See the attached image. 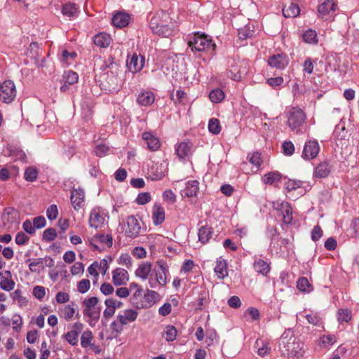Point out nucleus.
Returning <instances> with one entry per match:
<instances>
[{"label":"nucleus","mask_w":359,"mask_h":359,"mask_svg":"<svg viewBox=\"0 0 359 359\" xmlns=\"http://www.w3.org/2000/svg\"><path fill=\"white\" fill-rule=\"evenodd\" d=\"M278 344L279 349L283 355L290 358H299L302 355L301 351L303 345L291 331H285L279 339Z\"/></svg>","instance_id":"f257e3e1"},{"label":"nucleus","mask_w":359,"mask_h":359,"mask_svg":"<svg viewBox=\"0 0 359 359\" xmlns=\"http://www.w3.org/2000/svg\"><path fill=\"white\" fill-rule=\"evenodd\" d=\"M114 287L107 283H104L100 286V291L104 295H109L114 292Z\"/></svg>","instance_id":"774afa93"},{"label":"nucleus","mask_w":359,"mask_h":359,"mask_svg":"<svg viewBox=\"0 0 359 359\" xmlns=\"http://www.w3.org/2000/svg\"><path fill=\"white\" fill-rule=\"evenodd\" d=\"M137 102L142 106H148L154 102V95L151 92L145 91L140 93Z\"/></svg>","instance_id":"bb28decb"},{"label":"nucleus","mask_w":359,"mask_h":359,"mask_svg":"<svg viewBox=\"0 0 359 359\" xmlns=\"http://www.w3.org/2000/svg\"><path fill=\"white\" fill-rule=\"evenodd\" d=\"M302 38L304 41L306 43H317V34L314 30L309 29L306 31L303 35Z\"/></svg>","instance_id":"c03bdc74"},{"label":"nucleus","mask_w":359,"mask_h":359,"mask_svg":"<svg viewBox=\"0 0 359 359\" xmlns=\"http://www.w3.org/2000/svg\"><path fill=\"white\" fill-rule=\"evenodd\" d=\"M151 196L148 192H143L139 194L137 198L136 202L139 205H144L151 201Z\"/></svg>","instance_id":"5fc2aeb1"},{"label":"nucleus","mask_w":359,"mask_h":359,"mask_svg":"<svg viewBox=\"0 0 359 359\" xmlns=\"http://www.w3.org/2000/svg\"><path fill=\"white\" fill-rule=\"evenodd\" d=\"M93 334L90 330L85 331L81 337V345L83 348H87L89 345H91L93 340Z\"/></svg>","instance_id":"37998d69"},{"label":"nucleus","mask_w":359,"mask_h":359,"mask_svg":"<svg viewBox=\"0 0 359 359\" xmlns=\"http://www.w3.org/2000/svg\"><path fill=\"white\" fill-rule=\"evenodd\" d=\"M212 230L208 226H202L198 233V240L202 243H207L212 235Z\"/></svg>","instance_id":"72a5a7b5"},{"label":"nucleus","mask_w":359,"mask_h":359,"mask_svg":"<svg viewBox=\"0 0 359 359\" xmlns=\"http://www.w3.org/2000/svg\"><path fill=\"white\" fill-rule=\"evenodd\" d=\"M166 340L168 341H174L177 336V330L174 326L169 325L166 327Z\"/></svg>","instance_id":"864d4df0"},{"label":"nucleus","mask_w":359,"mask_h":359,"mask_svg":"<svg viewBox=\"0 0 359 359\" xmlns=\"http://www.w3.org/2000/svg\"><path fill=\"white\" fill-rule=\"evenodd\" d=\"M210 100L214 103L221 102L224 99V93L219 88H216L209 93Z\"/></svg>","instance_id":"c9c22d12"},{"label":"nucleus","mask_w":359,"mask_h":359,"mask_svg":"<svg viewBox=\"0 0 359 359\" xmlns=\"http://www.w3.org/2000/svg\"><path fill=\"white\" fill-rule=\"evenodd\" d=\"M127 229L126 233L130 238H136L140 233L141 226L139 220L134 215H130L126 219Z\"/></svg>","instance_id":"1a4fd4ad"},{"label":"nucleus","mask_w":359,"mask_h":359,"mask_svg":"<svg viewBox=\"0 0 359 359\" xmlns=\"http://www.w3.org/2000/svg\"><path fill=\"white\" fill-rule=\"evenodd\" d=\"M63 78L65 83L73 85L78 82L79 76L76 72L70 70L65 73Z\"/></svg>","instance_id":"79ce46f5"},{"label":"nucleus","mask_w":359,"mask_h":359,"mask_svg":"<svg viewBox=\"0 0 359 359\" xmlns=\"http://www.w3.org/2000/svg\"><path fill=\"white\" fill-rule=\"evenodd\" d=\"M249 161L252 164L257 167L260 166L262 163V160L261 158V154L259 152H254L251 155L249 156Z\"/></svg>","instance_id":"bf43d9fd"},{"label":"nucleus","mask_w":359,"mask_h":359,"mask_svg":"<svg viewBox=\"0 0 359 359\" xmlns=\"http://www.w3.org/2000/svg\"><path fill=\"white\" fill-rule=\"evenodd\" d=\"M191 147L187 142H181L176 147V153L180 158L183 159L190 154Z\"/></svg>","instance_id":"f704fd0d"},{"label":"nucleus","mask_w":359,"mask_h":359,"mask_svg":"<svg viewBox=\"0 0 359 359\" xmlns=\"http://www.w3.org/2000/svg\"><path fill=\"white\" fill-rule=\"evenodd\" d=\"M303 182L299 180H288L285 184V189L287 191H291L302 187Z\"/></svg>","instance_id":"de8ad7c7"},{"label":"nucleus","mask_w":359,"mask_h":359,"mask_svg":"<svg viewBox=\"0 0 359 359\" xmlns=\"http://www.w3.org/2000/svg\"><path fill=\"white\" fill-rule=\"evenodd\" d=\"M351 318V311L348 309H341L337 312V320L340 323H347Z\"/></svg>","instance_id":"ea45409f"},{"label":"nucleus","mask_w":359,"mask_h":359,"mask_svg":"<svg viewBox=\"0 0 359 359\" xmlns=\"http://www.w3.org/2000/svg\"><path fill=\"white\" fill-rule=\"evenodd\" d=\"M99 299L96 297H91L85 299L82 304L84 306L83 313L84 316L97 321L100 316V308L97 307Z\"/></svg>","instance_id":"20e7f679"},{"label":"nucleus","mask_w":359,"mask_h":359,"mask_svg":"<svg viewBox=\"0 0 359 359\" xmlns=\"http://www.w3.org/2000/svg\"><path fill=\"white\" fill-rule=\"evenodd\" d=\"M282 12L285 18H295L299 15L300 8L297 4L290 3L289 5L284 6Z\"/></svg>","instance_id":"4be33fe9"},{"label":"nucleus","mask_w":359,"mask_h":359,"mask_svg":"<svg viewBox=\"0 0 359 359\" xmlns=\"http://www.w3.org/2000/svg\"><path fill=\"white\" fill-rule=\"evenodd\" d=\"M138 316L137 311L134 309H126L123 313L118 314L116 317L118 322L124 325L134 322Z\"/></svg>","instance_id":"4468645a"},{"label":"nucleus","mask_w":359,"mask_h":359,"mask_svg":"<svg viewBox=\"0 0 359 359\" xmlns=\"http://www.w3.org/2000/svg\"><path fill=\"white\" fill-rule=\"evenodd\" d=\"M156 22H157V20H151L149 22V27L154 33L163 37H170L177 32L175 22L167 23L165 25H158Z\"/></svg>","instance_id":"39448f33"},{"label":"nucleus","mask_w":359,"mask_h":359,"mask_svg":"<svg viewBox=\"0 0 359 359\" xmlns=\"http://www.w3.org/2000/svg\"><path fill=\"white\" fill-rule=\"evenodd\" d=\"M93 41L96 46L105 48L109 46L111 37L107 34L100 33L95 36Z\"/></svg>","instance_id":"c756f323"},{"label":"nucleus","mask_w":359,"mask_h":359,"mask_svg":"<svg viewBox=\"0 0 359 359\" xmlns=\"http://www.w3.org/2000/svg\"><path fill=\"white\" fill-rule=\"evenodd\" d=\"M283 206V222L285 224H290L292 220V211L290 206L288 205L287 203L285 204L282 203Z\"/></svg>","instance_id":"58836bf2"},{"label":"nucleus","mask_w":359,"mask_h":359,"mask_svg":"<svg viewBox=\"0 0 359 359\" xmlns=\"http://www.w3.org/2000/svg\"><path fill=\"white\" fill-rule=\"evenodd\" d=\"M158 297V294L156 292L147 290L143 297L144 308H149L151 306L155 303Z\"/></svg>","instance_id":"473e14b6"},{"label":"nucleus","mask_w":359,"mask_h":359,"mask_svg":"<svg viewBox=\"0 0 359 359\" xmlns=\"http://www.w3.org/2000/svg\"><path fill=\"white\" fill-rule=\"evenodd\" d=\"M11 296L15 301H18L21 305L27 303L26 299L22 296V291L20 290H15L11 294Z\"/></svg>","instance_id":"338daca9"},{"label":"nucleus","mask_w":359,"mask_h":359,"mask_svg":"<svg viewBox=\"0 0 359 359\" xmlns=\"http://www.w3.org/2000/svg\"><path fill=\"white\" fill-rule=\"evenodd\" d=\"M12 322L13 325V330L16 332H20L22 324V320L21 316L17 314L14 315L12 318Z\"/></svg>","instance_id":"052dcab7"},{"label":"nucleus","mask_w":359,"mask_h":359,"mask_svg":"<svg viewBox=\"0 0 359 359\" xmlns=\"http://www.w3.org/2000/svg\"><path fill=\"white\" fill-rule=\"evenodd\" d=\"M29 268L32 272L39 273L44 269L43 259L38 258L34 259V261L29 264Z\"/></svg>","instance_id":"e433bc0d"},{"label":"nucleus","mask_w":359,"mask_h":359,"mask_svg":"<svg viewBox=\"0 0 359 359\" xmlns=\"http://www.w3.org/2000/svg\"><path fill=\"white\" fill-rule=\"evenodd\" d=\"M255 271L263 276H266L270 271L269 264L261 259H256L253 264Z\"/></svg>","instance_id":"5701e85b"},{"label":"nucleus","mask_w":359,"mask_h":359,"mask_svg":"<svg viewBox=\"0 0 359 359\" xmlns=\"http://www.w3.org/2000/svg\"><path fill=\"white\" fill-rule=\"evenodd\" d=\"M104 217L100 214L98 209L91 210L89 217V225L92 228L98 229L104 223Z\"/></svg>","instance_id":"2eb2a0df"},{"label":"nucleus","mask_w":359,"mask_h":359,"mask_svg":"<svg viewBox=\"0 0 359 359\" xmlns=\"http://www.w3.org/2000/svg\"><path fill=\"white\" fill-rule=\"evenodd\" d=\"M189 46L192 50L203 51L211 50L214 51L216 47L212 39L207 35L196 34L192 40L189 41Z\"/></svg>","instance_id":"7ed1b4c3"},{"label":"nucleus","mask_w":359,"mask_h":359,"mask_svg":"<svg viewBox=\"0 0 359 359\" xmlns=\"http://www.w3.org/2000/svg\"><path fill=\"white\" fill-rule=\"evenodd\" d=\"M79 7L74 3H67L63 6L62 13L64 15L72 18L77 15Z\"/></svg>","instance_id":"7c9ffc66"},{"label":"nucleus","mask_w":359,"mask_h":359,"mask_svg":"<svg viewBox=\"0 0 359 359\" xmlns=\"http://www.w3.org/2000/svg\"><path fill=\"white\" fill-rule=\"evenodd\" d=\"M151 271V264L149 262H144L139 265L138 268L135 271V276L146 280L148 278L149 274Z\"/></svg>","instance_id":"cd10ccee"},{"label":"nucleus","mask_w":359,"mask_h":359,"mask_svg":"<svg viewBox=\"0 0 359 359\" xmlns=\"http://www.w3.org/2000/svg\"><path fill=\"white\" fill-rule=\"evenodd\" d=\"M305 118V114L301 109L293 107L290 110L288 114V126L292 130H294L304 123Z\"/></svg>","instance_id":"423d86ee"},{"label":"nucleus","mask_w":359,"mask_h":359,"mask_svg":"<svg viewBox=\"0 0 359 359\" xmlns=\"http://www.w3.org/2000/svg\"><path fill=\"white\" fill-rule=\"evenodd\" d=\"M199 182L197 180L187 182L185 189L182 191V195L187 197L196 196L199 189Z\"/></svg>","instance_id":"6ab92c4d"},{"label":"nucleus","mask_w":359,"mask_h":359,"mask_svg":"<svg viewBox=\"0 0 359 359\" xmlns=\"http://www.w3.org/2000/svg\"><path fill=\"white\" fill-rule=\"evenodd\" d=\"M330 170L331 167L327 162H322L316 168L314 175L316 177L325 178L329 175Z\"/></svg>","instance_id":"a878e982"},{"label":"nucleus","mask_w":359,"mask_h":359,"mask_svg":"<svg viewBox=\"0 0 359 359\" xmlns=\"http://www.w3.org/2000/svg\"><path fill=\"white\" fill-rule=\"evenodd\" d=\"M282 148L286 156H291L294 151V146L290 141H285L282 144Z\"/></svg>","instance_id":"3c124183"},{"label":"nucleus","mask_w":359,"mask_h":359,"mask_svg":"<svg viewBox=\"0 0 359 359\" xmlns=\"http://www.w3.org/2000/svg\"><path fill=\"white\" fill-rule=\"evenodd\" d=\"M104 304L107 307H112L114 310L116 308H121L123 306V303L121 302L112 298L107 299Z\"/></svg>","instance_id":"69168bd1"},{"label":"nucleus","mask_w":359,"mask_h":359,"mask_svg":"<svg viewBox=\"0 0 359 359\" xmlns=\"http://www.w3.org/2000/svg\"><path fill=\"white\" fill-rule=\"evenodd\" d=\"M214 271L219 278L224 279L228 276L226 262L221 257L217 259Z\"/></svg>","instance_id":"aec40b11"},{"label":"nucleus","mask_w":359,"mask_h":359,"mask_svg":"<svg viewBox=\"0 0 359 359\" xmlns=\"http://www.w3.org/2000/svg\"><path fill=\"white\" fill-rule=\"evenodd\" d=\"M305 318H306L309 323L312 324L316 326H320L321 325V320L320 318L313 314H307L305 316Z\"/></svg>","instance_id":"0e129e2a"},{"label":"nucleus","mask_w":359,"mask_h":359,"mask_svg":"<svg viewBox=\"0 0 359 359\" xmlns=\"http://www.w3.org/2000/svg\"><path fill=\"white\" fill-rule=\"evenodd\" d=\"M280 178L281 175L278 172H270L264 175L263 180L265 184L271 185L278 182Z\"/></svg>","instance_id":"4c0bfd02"},{"label":"nucleus","mask_w":359,"mask_h":359,"mask_svg":"<svg viewBox=\"0 0 359 359\" xmlns=\"http://www.w3.org/2000/svg\"><path fill=\"white\" fill-rule=\"evenodd\" d=\"M56 231L53 228H48L43 231V239L46 241H52L56 238Z\"/></svg>","instance_id":"603ef678"},{"label":"nucleus","mask_w":359,"mask_h":359,"mask_svg":"<svg viewBox=\"0 0 359 359\" xmlns=\"http://www.w3.org/2000/svg\"><path fill=\"white\" fill-rule=\"evenodd\" d=\"M90 282L88 279H82L77 284V289L80 293L84 294L88 291Z\"/></svg>","instance_id":"8fccbe9b"},{"label":"nucleus","mask_w":359,"mask_h":359,"mask_svg":"<svg viewBox=\"0 0 359 359\" xmlns=\"http://www.w3.org/2000/svg\"><path fill=\"white\" fill-rule=\"evenodd\" d=\"M142 139L147 144V149L151 151H157L161 146L158 138L149 132L143 133Z\"/></svg>","instance_id":"ddd939ff"},{"label":"nucleus","mask_w":359,"mask_h":359,"mask_svg":"<svg viewBox=\"0 0 359 359\" xmlns=\"http://www.w3.org/2000/svg\"><path fill=\"white\" fill-rule=\"evenodd\" d=\"M11 272L5 271L4 273H0V287L6 291H11L14 288L15 282L11 280Z\"/></svg>","instance_id":"dca6fc26"},{"label":"nucleus","mask_w":359,"mask_h":359,"mask_svg":"<svg viewBox=\"0 0 359 359\" xmlns=\"http://www.w3.org/2000/svg\"><path fill=\"white\" fill-rule=\"evenodd\" d=\"M58 210L55 205H51L46 210V216L50 220L55 219L57 217Z\"/></svg>","instance_id":"4d7b16f0"},{"label":"nucleus","mask_w":359,"mask_h":359,"mask_svg":"<svg viewBox=\"0 0 359 359\" xmlns=\"http://www.w3.org/2000/svg\"><path fill=\"white\" fill-rule=\"evenodd\" d=\"M268 64L273 68L283 69L288 65L287 56L285 54H276L269 57Z\"/></svg>","instance_id":"9d476101"},{"label":"nucleus","mask_w":359,"mask_h":359,"mask_svg":"<svg viewBox=\"0 0 359 359\" xmlns=\"http://www.w3.org/2000/svg\"><path fill=\"white\" fill-rule=\"evenodd\" d=\"M29 240V236L22 231L18 232L15 236V243L20 245L26 244Z\"/></svg>","instance_id":"13d9d810"},{"label":"nucleus","mask_w":359,"mask_h":359,"mask_svg":"<svg viewBox=\"0 0 359 359\" xmlns=\"http://www.w3.org/2000/svg\"><path fill=\"white\" fill-rule=\"evenodd\" d=\"M130 16L123 13H118L114 15L112 23L116 27H123L128 25Z\"/></svg>","instance_id":"393cba45"},{"label":"nucleus","mask_w":359,"mask_h":359,"mask_svg":"<svg viewBox=\"0 0 359 359\" xmlns=\"http://www.w3.org/2000/svg\"><path fill=\"white\" fill-rule=\"evenodd\" d=\"M89 243L93 246L94 250H97L99 248V246L96 244L97 243L105 244L107 246L111 247L113 244V238L109 234H97L89 239Z\"/></svg>","instance_id":"9b49d317"},{"label":"nucleus","mask_w":359,"mask_h":359,"mask_svg":"<svg viewBox=\"0 0 359 359\" xmlns=\"http://www.w3.org/2000/svg\"><path fill=\"white\" fill-rule=\"evenodd\" d=\"M37 176L38 171L34 168L29 167L25 171V179L27 181L34 182L36 180Z\"/></svg>","instance_id":"49530a36"},{"label":"nucleus","mask_w":359,"mask_h":359,"mask_svg":"<svg viewBox=\"0 0 359 359\" xmlns=\"http://www.w3.org/2000/svg\"><path fill=\"white\" fill-rule=\"evenodd\" d=\"M297 287L304 292H310L312 290V286L308 279L305 277L300 278L297 281Z\"/></svg>","instance_id":"a18cd8bd"},{"label":"nucleus","mask_w":359,"mask_h":359,"mask_svg":"<svg viewBox=\"0 0 359 359\" xmlns=\"http://www.w3.org/2000/svg\"><path fill=\"white\" fill-rule=\"evenodd\" d=\"M79 334L76 330H72L65 334V337L72 345L75 346L78 344Z\"/></svg>","instance_id":"09e8293b"},{"label":"nucleus","mask_w":359,"mask_h":359,"mask_svg":"<svg viewBox=\"0 0 359 359\" xmlns=\"http://www.w3.org/2000/svg\"><path fill=\"white\" fill-rule=\"evenodd\" d=\"M128 280V271L123 269L117 268L112 272V281L116 285H123Z\"/></svg>","instance_id":"f8f14e48"},{"label":"nucleus","mask_w":359,"mask_h":359,"mask_svg":"<svg viewBox=\"0 0 359 359\" xmlns=\"http://www.w3.org/2000/svg\"><path fill=\"white\" fill-rule=\"evenodd\" d=\"M152 219L155 225L162 224L165 220V211L159 205H154L152 210Z\"/></svg>","instance_id":"412c9836"},{"label":"nucleus","mask_w":359,"mask_h":359,"mask_svg":"<svg viewBox=\"0 0 359 359\" xmlns=\"http://www.w3.org/2000/svg\"><path fill=\"white\" fill-rule=\"evenodd\" d=\"M85 194L82 189H75L72 191L71 201L76 210L81 208L84 202Z\"/></svg>","instance_id":"f3484780"},{"label":"nucleus","mask_w":359,"mask_h":359,"mask_svg":"<svg viewBox=\"0 0 359 359\" xmlns=\"http://www.w3.org/2000/svg\"><path fill=\"white\" fill-rule=\"evenodd\" d=\"M320 147L317 141L309 140L306 142L302 157L305 160H311L315 158L318 154Z\"/></svg>","instance_id":"6e6552de"},{"label":"nucleus","mask_w":359,"mask_h":359,"mask_svg":"<svg viewBox=\"0 0 359 359\" xmlns=\"http://www.w3.org/2000/svg\"><path fill=\"white\" fill-rule=\"evenodd\" d=\"M337 5L333 0H327L319 6L318 12L322 18H325L330 14L331 11H334Z\"/></svg>","instance_id":"a211bd4d"},{"label":"nucleus","mask_w":359,"mask_h":359,"mask_svg":"<svg viewBox=\"0 0 359 359\" xmlns=\"http://www.w3.org/2000/svg\"><path fill=\"white\" fill-rule=\"evenodd\" d=\"M15 95L16 89L14 83L11 80L5 81L0 90V100L8 104L14 100Z\"/></svg>","instance_id":"0eeeda50"},{"label":"nucleus","mask_w":359,"mask_h":359,"mask_svg":"<svg viewBox=\"0 0 359 359\" xmlns=\"http://www.w3.org/2000/svg\"><path fill=\"white\" fill-rule=\"evenodd\" d=\"M32 293H33V295L36 298L41 300L45 297V294H46L45 287L43 286H39V285L35 286L33 288Z\"/></svg>","instance_id":"680f3d73"},{"label":"nucleus","mask_w":359,"mask_h":359,"mask_svg":"<svg viewBox=\"0 0 359 359\" xmlns=\"http://www.w3.org/2000/svg\"><path fill=\"white\" fill-rule=\"evenodd\" d=\"M151 20H157L158 25H165L167 23L172 22L169 14L164 11H158Z\"/></svg>","instance_id":"2f4dec72"},{"label":"nucleus","mask_w":359,"mask_h":359,"mask_svg":"<svg viewBox=\"0 0 359 359\" xmlns=\"http://www.w3.org/2000/svg\"><path fill=\"white\" fill-rule=\"evenodd\" d=\"M102 72L99 76L100 86L108 91L115 90L118 84V67L113 62L105 64L101 68Z\"/></svg>","instance_id":"f03ea898"},{"label":"nucleus","mask_w":359,"mask_h":359,"mask_svg":"<svg viewBox=\"0 0 359 359\" xmlns=\"http://www.w3.org/2000/svg\"><path fill=\"white\" fill-rule=\"evenodd\" d=\"M208 129L209 131L212 134H219L221 131V126L219 123V121L215 118H212L211 119H210L208 123Z\"/></svg>","instance_id":"a19ab883"},{"label":"nucleus","mask_w":359,"mask_h":359,"mask_svg":"<svg viewBox=\"0 0 359 359\" xmlns=\"http://www.w3.org/2000/svg\"><path fill=\"white\" fill-rule=\"evenodd\" d=\"M255 348H257V354L262 357H264L269 354L271 349L269 342L261 339H257L255 341Z\"/></svg>","instance_id":"c85d7f7f"},{"label":"nucleus","mask_w":359,"mask_h":359,"mask_svg":"<svg viewBox=\"0 0 359 359\" xmlns=\"http://www.w3.org/2000/svg\"><path fill=\"white\" fill-rule=\"evenodd\" d=\"M186 97V93L181 90H178L175 95L173 93L171 94L170 98L175 102L184 103Z\"/></svg>","instance_id":"6e6d98bb"},{"label":"nucleus","mask_w":359,"mask_h":359,"mask_svg":"<svg viewBox=\"0 0 359 359\" xmlns=\"http://www.w3.org/2000/svg\"><path fill=\"white\" fill-rule=\"evenodd\" d=\"M143 59L139 60L137 55H133L130 59L127 60V67L132 72H137L140 71L143 67Z\"/></svg>","instance_id":"b1692460"},{"label":"nucleus","mask_w":359,"mask_h":359,"mask_svg":"<svg viewBox=\"0 0 359 359\" xmlns=\"http://www.w3.org/2000/svg\"><path fill=\"white\" fill-rule=\"evenodd\" d=\"M109 148L106 144H102L97 145L95 149L96 156L102 157L108 152Z\"/></svg>","instance_id":"e2e57ef3"}]
</instances>
